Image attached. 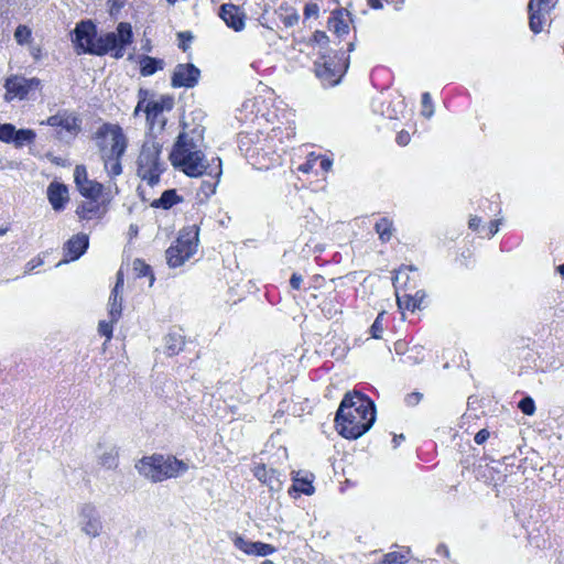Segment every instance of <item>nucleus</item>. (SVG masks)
<instances>
[{"label":"nucleus","instance_id":"f257e3e1","mask_svg":"<svg viewBox=\"0 0 564 564\" xmlns=\"http://www.w3.org/2000/svg\"><path fill=\"white\" fill-rule=\"evenodd\" d=\"M74 43L77 52L102 56L108 53L115 58L124 55V47L132 43V29L130 23L120 22L116 32H108L97 37L96 25L91 21H82L75 28Z\"/></svg>","mask_w":564,"mask_h":564},{"label":"nucleus","instance_id":"f03ea898","mask_svg":"<svg viewBox=\"0 0 564 564\" xmlns=\"http://www.w3.org/2000/svg\"><path fill=\"white\" fill-rule=\"evenodd\" d=\"M376 421V408L361 393L347 392L337 410L335 423L345 438L357 440L368 432Z\"/></svg>","mask_w":564,"mask_h":564},{"label":"nucleus","instance_id":"7ed1b4c3","mask_svg":"<svg viewBox=\"0 0 564 564\" xmlns=\"http://www.w3.org/2000/svg\"><path fill=\"white\" fill-rule=\"evenodd\" d=\"M204 128L195 127L192 129H183L178 133L169 159L171 164L182 171L189 177H198L204 174L212 175L207 172L208 164L203 152Z\"/></svg>","mask_w":564,"mask_h":564},{"label":"nucleus","instance_id":"20e7f679","mask_svg":"<svg viewBox=\"0 0 564 564\" xmlns=\"http://www.w3.org/2000/svg\"><path fill=\"white\" fill-rule=\"evenodd\" d=\"M95 139L107 173L111 176L120 175L122 172L120 160L128 145L122 129L118 124L104 123L96 131Z\"/></svg>","mask_w":564,"mask_h":564},{"label":"nucleus","instance_id":"39448f33","mask_svg":"<svg viewBox=\"0 0 564 564\" xmlns=\"http://www.w3.org/2000/svg\"><path fill=\"white\" fill-rule=\"evenodd\" d=\"M140 475L152 482H161L169 478H176L188 470V465L174 456L154 454L144 456L135 463Z\"/></svg>","mask_w":564,"mask_h":564},{"label":"nucleus","instance_id":"423d86ee","mask_svg":"<svg viewBox=\"0 0 564 564\" xmlns=\"http://www.w3.org/2000/svg\"><path fill=\"white\" fill-rule=\"evenodd\" d=\"M162 144L154 138L144 141L140 155L138 158V175L150 185L159 182L163 172V163L160 161Z\"/></svg>","mask_w":564,"mask_h":564},{"label":"nucleus","instance_id":"0eeeda50","mask_svg":"<svg viewBox=\"0 0 564 564\" xmlns=\"http://www.w3.org/2000/svg\"><path fill=\"white\" fill-rule=\"evenodd\" d=\"M140 95H144L140 98L134 115L140 110H143L147 116V121L150 128L153 129L155 124L162 130L166 123L164 112L171 111L174 106V98L169 95H162L158 99L147 100V90H140Z\"/></svg>","mask_w":564,"mask_h":564},{"label":"nucleus","instance_id":"6e6552de","mask_svg":"<svg viewBox=\"0 0 564 564\" xmlns=\"http://www.w3.org/2000/svg\"><path fill=\"white\" fill-rule=\"evenodd\" d=\"M198 230L185 229L180 232L174 245L165 252L166 262L171 268H177L194 256L197 250Z\"/></svg>","mask_w":564,"mask_h":564},{"label":"nucleus","instance_id":"1a4fd4ad","mask_svg":"<svg viewBox=\"0 0 564 564\" xmlns=\"http://www.w3.org/2000/svg\"><path fill=\"white\" fill-rule=\"evenodd\" d=\"M4 100L31 99L35 91L42 88V80L37 77L26 78L22 75H11L4 83Z\"/></svg>","mask_w":564,"mask_h":564},{"label":"nucleus","instance_id":"9d476101","mask_svg":"<svg viewBox=\"0 0 564 564\" xmlns=\"http://www.w3.org/2000/svg\"><path fill=\"white\" fill-rule=\"evenodd\" d=\"M316 76L324 82L325 85L335 86L340 82L341 76L348 67V61L344 64L334 59L322 58V62L316 61L315 64Z\"/></svg>","mask_w":564,"mask_h":564},{"label":"nucleus","instance_id":"9b49d317","mask_svg":"<svg viewBox=\"0 0 564 564\" xmlns=\"http://www.w3.org/2000/svg\"><path fill=\"white\" fill-rule=\"evenodd\" d=\"M558 0H530L528 3L529 26L532 32L540 33L545 22V17L557 4Z\"/></svg>","mask_w":564,"mask_h":564},{"label":"nucleus","instance_id":"f8f14e48","mask_svg":"<svg viewBox=\"0 0 564 564\" xmlns=\"http://www.w3.org/2000/svg\"><path fill=\"white\" fill-rule=\"evenodd\" d=\"M79 524L86 535L90 538L100 535L102 532V521L94 505L85 503L80 507Z\"/></svg>","mask_w":564,"mask_h":564},{"label":"nucleus","instance_id":"ddd939ff","mask_svg":"<svg viewBox=\"0 0 564 564\" xmlns=\"http://www.w3.org/2000/svg\"><path fill=\"white\" fill-rule=\"evenodd\" d=\"M200 70L193 64H177L173 70L171 84L174 88H193L197 85Z\"/></svg>","mask_w":564,"mask_h":564},{"label":"nucleus","instance_id":"4468645a","mask_svg":"<svg viewBox=\"0 0 564 564\" xmlns=\"http://www.w3.org/2000/svg\"><path fill=\"white\" fill-rule=\"evenodd\" d=\"M74 180L77 189L83 196L89 199L99 198L102 191V184L89 180L87 175V170L84 165H76L74 170Z\"/></svg>","mask_w":564,"mask_h":564},{"label":"nucleus","instance_id":"2eb2a0df","mask_svg":"<svg viewBox=\"0 0 564 564\" xmlns=\"http://www.w3.org/2000/svg\"><path fill=\"white\" fill-rule=\"evenodd\" d=\"M234 544L237 549L248 555L267 556L275 552V547L271 544L263 542L248 541L241 536H237L234 540Z\"/></svg>","mask_w":564,"mask_h":564},{"label":"nucleus","instance_id":"dca6fc26","mask_svg":"<svg viewBox=\"0 0 564 564\" xmlns=\"http://www.w3.org/2000/svg\"><path fill=\"white\" fill-rule=\"evenodd\" d=\"M89 246L88 236L85 234H77L73 236L64 246L65 262L75 261L85 253Z\"/></svg>","mask_w":564,"mask_h":564},{"label":"nucleus","instance_id":"f3484780","mask_svg":"<svg viewBox=\"0 0 564 564\" xmlns=\"http://www.w3.org/2000/svg\"><path fill=\"white\" fill-rule=\"evenodd\" d=\"M219 17L227 24V26L235 31H241L245 28V14L239 7L232 3H225L220 7Z\"/></svg>","mask_w":564,"mask_h":564},{"label":"nucleus","instance_id":"a211bd4d","mask_svg":"<svg viewBox=\"0 0 564 564\" xmlns=\"http://www.w3.org/2000/svg\"><path fill=\"white\" fill-rule=\"evenodd\" d=\"M47 199L54 210H62L68 200V189L64 184L52 182L47 187Z\"/></svg>","mask_w":564,"mask_h":564},{"label":"nucleus","instance_id":"6ab92c4d","mask_svg":"<svg viewBox=\"0 0 564 564\" xmlns=\"http://www.w3.org/2000/svg\"><path fill=\"white\" fill-rule=\"evenodd\" d=\"M98 464L106 469H115L118 467L119 451L115 445L97 447Z\"/></svg>","mask_w":564,"mask_h":564},{"label":"nucleus","instance_id":"aec40b11","mask_svg":"<svg viewBox=\"0 0 564 564\" xmlns=\"http://www.w3.org/2000/svg\"><path fill=\"white\" fill-rule=\"evenodd\" d=\"M165 350L169 356L178 354L184 347V336L181 330H173L169 333L165 338Z\"/></svg>","mask_w":564,"mask_h":564},{"label":"nucleus","instance_id":"412c9836","mask_svg":"<svg viewBox=\"0 0 564 564\" xmlns=\"http://www.w3.org/2000/svg\"><path fill=\"white\" fill-rule=\"evenodd\" d=\"M164 62L148 55H144L140 59V73L142 76H151L156 70L163 69Z\"/></svg>","mask_w":564,"mask_h":564},{"label":"nucleus","instance_id":"4be33fe9","mask_svg":"<svg viewBox=\"0 0 564 564\" xmlns=\"http://www.w3.org/2000/svg\"><path fill=\"white\" fill-rule=\"evenodd\" d=\"M180 200L181 198L177 196L175 189H167L162 193L159 199L153 200L151 206L155 208L169 209Z\"/></svg>","mask_w":564,"mask_h":564},{"label":"nucleus","instance_id":"5701e85b","mask_svg":"<svg viewBox=\"0 0 564 564\" xmlns=\"http://www.w3.org/2000/svg\"><path fill=\"white\" fill-rule=\"evenodd\" d=\"M122 296L121 291L112 290L109 297V315L111 322H117L121 316Z\"/></svg>","mask_w":564,"mask_h":564},{"label":"nucleus","instance_id":"b1692460","mask_svg":"<svg viewBox=\"0 0 564 564\" xmlns=\"http://www.w3.org/2000/svg\"><path fill=\"white\" fill-rule=\"evenodd\" d=\"M100 210L99 205L97 204V199H90V202L82 204L76 214L82 219H91L93 216L97 215Z\"/></svg>","mask_w":564,"mask_h":564},{"label":"nucleus","instance_id":"393cba45","mask_svg":"<svg viewBox=\"0 0 564 564\" xmlns=\"http://www.w3.org/2000/svg\"><path fill=\"white\" fill-rule=\"evenodd\" d=\"M35 132L31 129H15L13 143L17 148H22L25 144H30L35 140Z\"/></svg>","mask_w":564,"mask_h":564},{"label":"nucleus","instance_id":"a878e982","mask_svg":"<svg viewBox=\"0 0 564 564\" xmlns=\"http://www.w3.org/2000/svg\"><path fill=\"white\" fill-rule=\"evenodd\" d=\"M217 161V167H216V172H215V177L216 180L214 182H209V181H204L202 183V186H200V189L202 192L206 195V196H209V195H213L215 194L216 192V187L219 183V178H220V175H221V160L219 158L215 159Z\"/></svg>","mask_w":564,"mask_h":564},{"label":"nucleus","instance_id":"bb28decb","mask_svg":"<svg viewBox=\"0 0 564 564\" xmlns=\"http://www.w3.org/2000/svg\"><path fill=\"white\" fill-rule=\"evenodd\" d=\"M328 29L338 36H343L349 32V25L347 21L340 17L330 18L328 20Z\"/></svg>","mask_w":564,"mask_h":564},{"label":"nucleus","instance_id":"cd10ccee","mask_svg":"<svg viewBox=\"0 0 564 564\" xmlns=\"http://www.w3.org/2000/svg\"><path fill=\"white\" fill-rule=\"evenodd\" d=\"M133 271L135 273V275L138 278H141V276H149L150 278V283L149 285L152 286L153 282H154V275L152 274V271H151V268L149 264H147L143 260L141 259H135L133 261Z\"/></svg>","mask_w":564,"mask_h":564},{"label":"nucleus","instance_id":"c85d7f7f","mask_svg":"<svg viewBox=\"0 0 564 564\" xmlns=\"http://www.w3.org/2000/svg\"><path fill=\"white\" fill-rule=\"evenodd\" d=\"M391 226V221H389L387 218H382L376 224V231L382 241H388L392 237Z\"/></svg>","mask_w":564,"mask_h":564},{"label":"nucleus","instance_id":"c756f323","mask_svg":"<svg viewBox=\"0 0 564 564\" xmlns=\"http://www.w3.org/2000/svg\"><path fill=\"white\" fill-rule=\"evenodd\" d=\"M416 300L412 299V293H404L400 295L397 293V303L400 310H409L414 312L417 310V304H415Z\"/></svg>","mask_w":564,"mask_h":564},{"label":"nucleus","instance_id":"7c9ffc66","mask_svg":"<svg viewBox=\"0 0 564 564\" xmlns=\"http://www.w3.org/2000/svg\"><path fill=\"white\" fill-rule=\"evenodd\" d=\"M15 127L11 123H0V141L10 143L13 141Z\"/></svg>","mask_w":564,"mask_h":564},{"label":"nucleus","instance_id":"2f4dec72","mask_svg":"<svg viewBox=\"0 0 564 564\" xmlns=\"http://www.w3.org/2000/svg\"><path fill=\"white\" fill-rule=\"evenodd\" d=\"M31 30L26 25H19L14 32V39L19 44H24L31 39Z\"/></svg>","mask_w":564,"mask_h":564},{"label":"nucleus","instance_id":"473e14b6","mask_svg":"<svg viewBox=\"0 0 564 564\" xmlns=\"http://www.w3.org/2000/svg\"><path fill=\"white\" fill-rule=\"evenodd\" d=\"M422 115L426 118H431L434 113V109L432 106V98L430 93H424L422 95Z\"/></svg>","mask_w":564,"mask_h":564},{"label":"nucleus","instance_id":"72a5a7b5","mask_svg":"<svg viewBox=\"0 0 564 564\" xmlns=\"http://www.w3.org/2000/svg\"><path fill=\"white\" fill-rule=\"evenodd\" d=\"M519 409L527 415H533L535 412L534 400L531 397H525L519 402Z\"/></svg>","mask_w":564,"mask_h":564},{"label":"nucleus","instance_id":"f704fd0d","mask_svg":"<svg viewBox=\"0 0 564 564\" xmlns=\"http://www.w3.org/2000/svg\"><path fill=\"white\" fill-rule=\"evenodd\" d=\"M293 488L294 490L303 492L305 495H312L314 492V487L312 486V484L303 479H295Z\"/></svg>","mask_w":564,"mask_h":564},{"label":"nucleus","instance_id":"c9c22d12","mask_svg":"<svg viewBox=\"0 0 564 564\" xmlns=\"http://www.w3.org/2000/svg\"><path fill=\"white\" fill-rule=\"evenodd\" d=\"M383 563L388 564H404L406 563V556L399 552H390L384 555Z\"/></svg>","mask_w":564,"mask_h":564},{"label":"nucleus","instance_id":"e433bc0d","mask_svg":"<svg viewBox=\"0 0 564 564\" xmlns=\"http://www.w3.org/2000/svg\"><path fill=\"white\" fill-rule=\"evenodd\" d=\"M382 315L383 313L379 314L375 319L373 324L371 325L370 332L373 338H381V334L383 332V326L381 322Z\"/></svg>","mask_w":564,"mask_h":564},{"label":"nucleus","instance_id":"4c0bfd02","mask_svg":"<svg viewBox=\"0 0 564 564\" xmlns=\"http://www.w3.org/2000/svg\"><path fill=\"white\" fill-rule=\"evenodd\" d=\"M112 323L113 322H111V321H110V323L102 321L98 325L99 334L105 336L107 338V340H109L112 336Z\"/></svg>","mask_w":564,"mask_h":564},{"label":"nucleus","instance_id":"58836bf2","mask_svg":"<svg viewBox=\"0 0 564 564\" xmlns=\"http://www.w3.org/2000/svg\"><path fill=\"white\" fill-rule=\"evenodd\" d=\"M481 230H486V236L488 238L494 237L498 232V230H499V220L490 221L489 226L487 228L486 227H481Z\"/></svg>","mask_w":564,"mask_h":564},{"label":"nucleus","instance_id":"ea45409f","mask_svg":"<svg viewBox=\"0 0 564 564\" xmlns=\"http://www.w3.org/2000/svg\"><path fill=\"white\" fill-rule=\"evenodd\" d=\"M422 399V394L419 392H413L406 395L405 402L408 405H416Z\"/></svg>","mask_w":564,"mask_h":564},{"label":"nucleus","instance_id":"a19ab883","mask_svg":"<svg viewBox=\"0 0 564 564\" xmlns=\"http://www.w3.org/2000/svg\"><path fill=\"white\" fill-rule=\"evenodd\" d=\"M304 14L306 18L317 15L318 14V7L315 3L306 4L304 8Z\"/></svg>","mask_w":564,"mask_h":564},{"label":"nucleus","instance_id":"79ce46f5","mask_svg":"<svg viewBox=\"0 0 564 564\" xmlns=\"http://www.w3.org/2000/svg\"><path fill=\"white\" fill-rule=\"evenodd\" d=\"M410 139H411V138H410L409 132H406V131H404V130L400 131V132L398 133V135H397V142H398V144H400V145H406V144H409Z\"/></svg>","mask_w":564,"mask_h":564},{"label":"nucleus","instance_id":"37998d69","mask_svg":"<svg viewBox=\"0 0 564 564\" xmlns=\"http://www.w3.org/2000/svg\"><path fill=\"white\" fill-rule=\"evenodd\" d=\"M489 437V432L485 429L480 430L476 435H475V443L480 445L482 443H485Z\"/></svg>","mask_w":564,"mask_h":564},{"label":"nucleus","instance_id":"c03bdc74","mask_svg":"<svg viewBox=\"0 0 564 564\" xmlns=\"http://www.w3.org/2000/svg\"><path fill=\"white\" fill-rule=\"evenodd\" d=\"M46 124L51 127H58L64 124V119L61 116H51L46 120Z\"/></svg>","mask_w":564,"mask_h":564},{"label":"nucleus","instance_id":"a18cd8bd","mask_svg":"<svg viewBox=\"0 0 564 564\" xmlns=\"http://www.w3.org/2000/svg\"><path fill=\"white\" fill-rule=\"evenodd\" d=\"M43 263L41 258L32 259L25 264V273L33 271L36 267Z\"/></svg>","mask_w":564,"mask_h":564},{"label":"nucleus","instance_id":"49530a36","mask_svg":"<svg viewBox=\"0 0 564 564\" xmlns=\"http://www.w3.org/2000/svg\"><path fill=\"white\" fill-rule=\"evenodd\" d=\"M303 282V278L300 274L293 273L290 279V284L293 289L299 290L301 288V283Z\"/></svg>","mask_w":564,"mask_h":564},{"label":"nucleus","instance_id":"de8ad7c7","mask_svg":"<svg viewBox=\"0 0 564 564\" xmlns=\"http://www.w3.org/2000/svg\"><path fill=\"white\" fill-rule=\"evenodd\" d=\"M480 223H481V219L479 217L473 216V217H470V219L468 221V226L473 230H480Z\"/></svg>","mask_w":564,"mask_h":564},{"label":"nucleus","instance_id":"09e8293b","mask_svg":"<svg viewBox=\"0 0 564 564\" xmlns=\"http://www.w3.org/2000/svg\"><path fill=\"white\" fill-rule=\"evenodd\" d=\"M425 297V292L422 290L416 291L414 294H412V299L416 300L415 304H417V308L421 307V304Z\"/></svg>","mask_w":564,"mask_h":564},{"label":"nucleus","instance_id":"8fccbe9b","mask_svg":"<svg viewBox=\"0 0 564 564\" xmlns=\"http://www.w3.org/2000/svg\"><path fill=\"white\" fill-rule=\"evenodd\" d=\"M122 289H123V274L121 271H118L117 281H116L115 288L112 290L122 291Z\"/></svg>","mask_w":564,"mask_h":564},{"label":"nucleus","instance_id":"3c124183","mask_svg":"<svg viewBox=\"0 0 564 564\" xmlns=\"http://www.w3.org/2000/svg\"><path fill=\"white\" fill-rule=\"evenodd\" d=\"M299 21V15L297 14H292V15H289L285 20H284V24L286 26H292L294 25L295 23H297Z\"/></svg>","mask_w":564,"mask_h":564},{"label":"nucleus","instance_id":"603ef678","mask_svg":"<svg viewBox=\"0 0 564 564\" xmlns=\"http://www.w3.org/2000/svg\"><path fill=\"white\" fill-rule=\"evenodd\" d=\"M333 165V162L329 160V159H326V158H323L321 160V167L322 170H324L325 172L329 171L330 167Z\"/></svg>","mask_w":564,"mask_h":564},{"label":"nucleus","instance_id":"864d4df0","mask_svg":"<svg viewBox=\"0 0 564 564\" xmlns=\"http://www.w3.org/2000/svg\"><path fill=\"white\" fill-rule=\"evenodd\" d=\"M405 436L403 434H394L393 435V447L397 448L400 445V442L404 441Z\"/></svg>","mask_w":564,"mask_h":564},{"label":"nucleus","instance_id":"5fc2aeb1","mask_svg":"<svg viewBox=\"0 0 564 564\" xmlns=\"http://www.w3.org/2000/svg\"><path fill=\"white\" fill-rule=\"evenodd\" d=\"M368 4L372 8V9H381L382 8V3L380 0H368Z\"/></svg>","mask_w":564,"mask_h":564},{"label":"nucleus","instance_id":"6e6d98bb","mask_svg":"<svg viewBox=\"0 0 564 564\" xmlns=\"http://www.w3.org/2000/svg\"><path fill=\"white\" fill-rule=\"evenodd\" d=\"M31 55L35 58V59H39L40 56H41V48L40 47H32L31 48Z\"/></svg>","mask_w":564,"mask_h":564},{"label":"nucleus","instance_id":"4d7b16f0","mask_svg":"<svg viewBox=\"0 0 564 564\" xmlns=\"http://www.w3.org/2000/svg\"><path fill=\"white\" fill-rule=\"evenodd\" d=\"M311 169H312V165L310 162H307L299 167V170L304 173H308L311 171Z\"/></svg>","mask_w":564,"mask_h":564},{"label":"nucleus","instance_id":"13d9d810","mask_svg":"<svg viewBox=\"0 0 564 564\" xmlns=\"http://www.w3.org/2000/svg\"><path fill=\"white\" fill-rule=\"evenodd\" d=\"M317 37H318V39H322V37H323V39H326V35H325V33H323V32H316V33H315V39L317 40Z\"/></svg>","mask_w":564,"mask_h":564},{"label":"nucleus","instance_id":"bf43d9fd","mask_svg":"<svg viewBox=\"0 0 564 564\" xmlns=\"http://www.w3.org/2000/svg\"><path fill=\"white\" fill-rule=\"evenodd\" d=\"M354 50H355V43H352V42H351V43H349V45H348V51H349V52H352Z\"/></svg>","mask_w":564,"mask_h":564},{"label":"nucleus","instance_id":"052dcab7","mask_svg":"<svg viewBox=\"0 0 564 564\" xmlns=\"http://www.w3.org/2000/svg\"><path fill=\"white\" fill-rule=\"evenodd\" d=\"M558 271L562 274V276L564 278V263L558 267Z\"/></svg>","mask_w":564,"mask_h":564},{"label":"nucleus","instance_id":"680f3d73","mask_svg":"<svg viewBox=\"0 0 564 564\" xmlns=\"http://www.w3.org/2000/svg\"><path fill=\"white\" fill-rule=\"evenodd\" d=\"M8 231V228H0V237L3 236L4 234H7Z\"/></svg>","mask_w":564,"mask_h":564},{"label":"nucleus","instance_id":"e2e57ef3","mask_svg":"<svg viewBox=\"0 0 564 564\" xmlns=\"http://www.w3.org/2000/svg\"><path fill=\"white\" fill-rule=\"evenodd\" d=\"M169 3L174 4L177 0H166Z\"/></svg>","mask_w":564,"mask_h":564},{"label":"nucleus","instance_id":"0e129e2a","mask_svg":"<svg viewBox=\"0 0 564 564\" xmlns=\"http://www.w3.org/2000/svg\"><path fill=\"white\" fill-rule=\"evenodd\" d=\"M256 476H257L258 478H260V471H257V473H256Z\"/></svg>","mask_w":564,"mask_h":564}]
</instances>
